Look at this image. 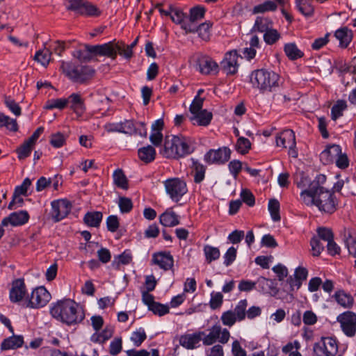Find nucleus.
Returning a JSON list of instances; mask_svg holds the SVG:
<instances>
[{
  "label": "nucleus",
  "mask_w": 356,
  "mask_h": 356,
  "mask_svg": "<svg viewBox=\"0 0 356 356\" xmlns=\"http://www.w3.org/2000/svg\"><path fill=\"white\" fill-rule=\"evenodd\" d=\"M301 201L307 206H316L321 211L332 213L336 210L334 194L318 183H311L309 188L300 193Z\"/></svg>",
  "instance_id": "obj_1"
},
{
  "label": "nucleus",
  "mask_w": 356,
  "mask_h": 356,
  "mask_svg": "<svg viewBox=\"0 0 356 356\" xmlns=\"http://www.w3.org/2000/svg\"><path fill=\"white\" fill-rule=\"evenodd\" d=\"M50 314L52 317L67 325H77L85 318L83 311L70 299L58 300L53 304Z\"/></svg>",
  "instance_id": "obj_2"
},
{
  "label": "nucleus",
  "mask_w": 356,
  "mask_h": 356,
  "mask_svg": "<svg viewBox=\"0 0 356 356\" xmlns=\"http://www.w3.org/2000/svg\"><path fill=\"white\" fill-rule=\"evenodd\" d=\"M252 87L260 92L266 93L275 90L280 86V76L273 70L259 69L251 72L250 76Z\"/></svg>",
  "instance_id": "obj_3"
},
{
  "label": "nucleus",
  "mask_w": 356,
  "mask_h": 356,
  "mask_svg": "<svg viewBox=\"0 0 356 356\" xmlns=\"http://www.w3.org/2000/svg\"><path fill=\"white\" fill-rule=\"evenodd\" d=\"M193 152L187 139L182 136H168L161 154L168 159H179Z\"/></svg>",
  "instance_id": "obj_4"
},
{
  "label": "nucleus",
  "mask_w": 356,
  "mask_h": 356,
  "mask_svg": "<svg viewBox=\"0 0 356 356\" xmlns=\"http://www.w3.org/2000/svg\"><path fill=\"white\" fill-rule=\"evenodd\" d=\"M60 68L68 78L79 83H83L91 79L95 72V70L90 66H75L72 63L65 61H62Z\"/></svg>",
  "instance_id": "obj_5"
},
{
  "label": "nucleus",
  "mask_w": 356,
  "mask_h": 356,
  "mask_svg": "<svg viewBox=\"0 0 356 356\" xmlns=\"http://www.w3.org/2000/svg\"><path fill=\"white\" fill-rule=\"evenodd\" d=\"M66 8L76 14L89 17H97L101 11L99 8L87 0H66Z\"/></svg>",
  "instance_id": "obj_6"
},
{
  "label": "nucleus",
  "mask_w": 356,
  "mask_h": 356,
  "mask_svg": "<svg viewBox=\"0 0 356 356\" xmlns=\"http://www.w3.org/2000/svg\"><path fill=\"white\" fill-rule=\"evenodd\" d=\"M191 59L196 70L202 74H216L218 72V63L207 55L195 54Z\"/></svg>",
  "instance_id": "obj_7"
},
{
  "label": "nucleus",
  "mask_w": 356,
  "mask_h": 356,
  "mask_svg": "<svg viewBox=\"0 0 356 356\" xmlns=\"http://www.w3.org/2000/svg\"><path fill=\"white\" fill-rule=\"evenodd\" d=\"M208 334H205L202 337V342L204 346H210L218 341L221 343H226L228 342L230 334L227 329L222 328L221 325L218 323L213 325L209 330Z\"/></svg>",
  "instance_id": "obj_8"
},
{
  "label": "nucleus",
  "mask_w": 356,
  "mask_h": 356,
  "mask_svg": "<svg viewBox=\"0 0 356 356\" xmlns=\"http://www.w3.org/2000/svg\"><path fill=\"white\" fill-rule=\"evenodd\" d=\"M314 356H335L338 352L337 340L332 337H321L313 347Z\"/></svg>",
  "instance_id": "obj_9"
},
{
  "label": "nucleus",
  "mask_w": 356,
  "mask_h": 356,
  "mask_svg": "<svg viewBox=\"0 0 356 356\" xmlns=\"http://www.w3.org/2000/svg\"><path fill=\"white\" fill-rule=\"evenodd\" d=\"M165 191L170 198L178 202L187 191L186 184L179 178H171L164 181Z\"/></svg>",
  "instance_id": "obj_10"
},
{
  "label": "nucleus",
  "mask_w": 356,
  "mask_h": 356,
  "mask_svg": "<svg viewBox=\"0 0 356 356\" xmlns=\"http://www.w3.org/2000/svg\"><path fill=\"white\" fill-rule=\"evenodd\" d=\"M50 299L49 292L44 286H39L33 290L30 297L28 296L26 307L35 309L43 307Z\"/></svg>",
  "instance_id": "obj_11"
},
{
  "label": "nucleus",
  "mask_w": 356,
  "mask_h": 356,
  "mask_svg": "<svg viewBox=\"0 0 356 356\" xmlns=\"http://www.w3.org/2000/svg\"><path fill=\"white\" fill-rule=\"evenodd\" d=\"M337 321L340 323L341 328L348 337H353L356 334V314L347 311L339 314L337 318Z\"/></svg>",
  "instance_id": "obj_12"
},
{
  "label": "nucleus",
  "mask_w": 356,
  "mask_h": 356,
  "mask_svg": "<svg viewBox=\"0 0 356 356\" xmlns=\"http://www.w3.org/2000/svg\"><path fill=\"white\" fill-rule=\"evenodd\" d=\"M86 50L95 56H103L112 58H116V42H109L103 44L85 45Z\"/></svg>",
  "instance_id": "obj_13"
},
{
  "label": "nucleus",
  "mask_w": 356,
  "mask_h": 356,
  "mask_svg": "<svg viewBox=\"0 0 356 356\" xmlns=\"http://www.w3.org/2000/svg\"><path fill=\"white\" fill-rule=\"evenodd\" d=\"M231 150L224 147L218 149H210L204 155V161L209 163H225L230 159Z\"/></svg>",
  "instance_id": "obj_14"
},
{
  "label": "nucleus",
  "mask_w": 356,
  "mask_h": 356,
  "mask_svg": "<svg viewBox=\"0 0 356 356\" xmlns=\"http://www.w3.org/2000/svg\"><path fill=\"white\" fill-rule=\"evenodd\" d=\"M51 217L55 222L65 218L71 211L72 204L67 200H59L51 202Z\"/></svg>",
  "instance_id": "obj_15"
},
{
  "label": "nucleus",
  "mask_w": 356,
  "mask_h": 356,
  "mask_svg": "<svg viewBox=\"0 0 356 356\" xmlns=\"http://www.w3.org/2000/svg\"><path fill=\"white\" fill-rule=\"evenodd\" d=\"M26 294V288L23 279H17L12 282L9 298L13 303L22 301Z\"/></svg>",
  "instance_id": "obj_16"
},
{
  "label": "nucleus",
  "mask_w": 356,
  "mask_h": 356,
  "mask_svg": "<svg viewBox=\"0 0 356 356\" xmlns=\"http://www.w3.org/2000/svg\"><path fill=\"white\" fill-rule=\"evenodd\" d=\"M238 54L236 51L226 53L224 59L220 63L222 70L227 74H234L238 70Z\"/></svg>",
  "instance_id": "obj_17"
},
{
  "label": "nucleus",
  "mask_w": 356,
  "mask_h": 356,
  "mask_svg": "<svg viewBox=\"0 0 356 356\" xmlns=\"http://www.w3.org/2000/svg\"><path fill=\"white\" fill-rule=\"evenodd\" d=\"M203 336H204V332L202 331L185 334L180 337L179 343L184 348L192 350L199 346L200 342L203 339Z\"/></svg>",
  "instance_id": "obj_18"
},
{
  "label": "nucleus",
  "mask_w": 356,
  "mask_h": 356,
  "mask_svg": "<svg viewBox=\"0 0 356 356\" xmlns=\"http://www.w3.org/2000/svg\"><path fill=\"white\" fill-rule=\"evenodd\" d=\"M152 262L164 270L172 268L174 259L170 252H159L152 255Z\"/></svg>",
  "instance_id": "obj_19"
},
{
  "label": "nucleus",
  "mask_w": 356,
  "mask_h": 356,
  "mask_svg": "<svg viewBox=\"0 0 356 356\" xmlns=\"http://www.w3.org/2000/svg\"><path fill=\"white\" fill-rule=\"evenodd\" d=\"M29 215L26 211H19L10 213L8 217L4 218L1 224L7 226L8 224L13 226H21L29 221Z\"/></svg>",
  "instance_id": "obj_20"
},
{
  "label": "nucleus",
  "mask_w": 356,
  "mask_h": 356,
  "mask_svg": "<svg viewBox=\"0 0 356 356\" xmlns=\"http://www.w3.org/2000/svg\"><path fill=\"white\" fill-rule=\"evenodd\" d=\"M276 144L278 147L287 148L288 147H296L295 133L291 129H286L281 132L276 137Z\"/></svg>",
  "instance_id": "obj_21"
},
{
  "label": "nucleus",
  "mask_w": 356,
  "mask_h": 356,
  "mask_svg": "<svg viewBox=\"0 0 356 356\" xmlns=\"http://www.w3.org/2000/svg\"><path fill=\"white\" fill-rule=\"evenodd\" d=\"M307 275L308 270L305 268L298 266L296 268L294 277H290L288 279L291 290L293 291L294 289L296 290L299 289L302 286V282L307 280Z\"/></svg>",
  "instance_id": "obj_22"
},
{
  "label": "nucleus",
  "mask_w": 356,
  "mask_h": 356,
  "mask_svg": "<svg viewBox=\"0 0 356 356\" xmlns=\"http://www.w3.org/2000/svg\"><path fill=\"white\" fill-rule=\"evenodd\" d=\"M70 102V108L78 115L81 116L86 110L83 99L77 93H72L67 99Z\"/></svg>",
  "instance_id": "obj_23"
},
{
  "label": "nucleus",
  "mask_w": 356,
  "mask_h": 356,
  "mask_svg": "<svg viewBox=\"0 0 356 356\" xmlns=\"http://www.w3.org/2000/svg\"><path fill=\"white\" fill-rule=\"evenodd\" d=\"M333 298L340 306L345 309H350L354 305L353 297L350 293H346L343 290L337 291Z\"/></svg>",
  "instance_id": "obj_24"
},
{
  "label": "nucleus",
  "mask_w": 356,
  "mask_h": 356,
  "mask_svg": "<svg viewBox=\"0 0 356 356\" xmlns=\"http://www.w3.org/2000/svg\"><path fill=\"white\" fill-rule=\"evenodd\" d=\"M161 225L165 227H175L179 224V216L172 209H167L159 216Z\"/></svg>",
  "instance_id": "obj_25"
},
{
  "label": "nucleus",
  "mask_w": 356,
  "mask_h": 356,
  "mask_svg": "<svg viewBox=\"0 0 356 356\" xmlns=\"http://www.w3.org/2000/svg\"><path fill=\"white\" fill-rule=\"evenodd\" d=\"M334 36L339 40L340 47L346 48L353 40V32L344 26L337 30Z\"/></svg>",
  "instance_id": "obj_26"
},
{
  "label": "nucleus",
  "mask_w": 356,
  "mask_h": 356,
  "mask_svg": "<svg viewBox=\"0 0 356 356\" xmlns=\"http://www.w3.org/2000/svg\"><path fill=\"white\" fill-rule=\"evenodd\" d=\"M341 153V148L339 145H332L328 146L321 154V159L323 160L325 163H329L334 161V160Z\"/></svg>",
  "instance_id": "obj_27"
},
{
  "label": "nucleus",
  "mask_w": 356,
  "mask_h": 356,
  "mask_svg": "<svg viewBox=\"0 0 356 356\" xmlns=\"http://www.w3.org/2000/svg\"><path fill=\"white\" fill-rule=\"evenodd\" d=\"M24 338L22 335H13L5 339L1 345L2 350L16 349L22 346Z\"/></svg>",
  "instance_id": "obj_28"
},
{
  "label": "nucleus",
  "mask_w": 356,
  "mask_h": 356,
  "mask_svg": "<svg viewBox=\"0 0 356 356\" xmlns=\"http://www.w3.org/2000/svg\"><path fill=\"white\" fill-rule=\"evenodd\" d=\"M343 238L349 253L356 258V234L352 229H345Z\"/></svg>",
  "instance_id": "obj_29"
},
{
  "label": "nucleus",
  "mask_w": 356,
  "mask_h": 356,
  "mask_svg": "<svg viewBox=\"0 0 356 356\" xmlns=\"http://www.w3.org/2000/svg\"><path fill=\"white\" fill-rule=\"evenodd\" d=\"M273 27V22L268 17H257L252 27V31L266 33Z\"/></svg>",
  "instance_id": "obj_30"
},
{
  "label": "nucleus",
  "mask_w": 356,
  "mask_h": 356,
  "mask_svg": "<svg viewBox=\"0 0 356 356\" xmlns=\"http://www.w3.org/2000/svg\"><path fill=\"white\" fill-rule=\"evenodd\" d=\"M103 218V214L100 211L87 212L83 217L84 223L92 227H98Z\"/></svg>",
  "instance_id": "obj_31"
},
{
  "label": "nucleus",
  "mask_w": 356,
  "mask_h": 356,
  "mask_svg": "<svg viewBox=\"0 0 356 356\" xmlns=\"http://www.w3.org/2000/svg\"><path fill=\"white\" fill-rule=\"evenodd\" d=\"M139 159L146 163L152 162L156 157L155 149L151 146L141 147L138 151Z\"/></svg>",
  "instance_id": "obj_32"
},
{
  "label": "nucleus",
  "mask_w": 356,
  "mask_h": 356,
  "mask_svg": "<svg viewBox=\"0 0 356 356\" xmlns=\"http://www.w3.org/2000/svg\"><path fill=\"white\" fill-rule=\"evenodd\" d=\"M212 118V113L204 109L193 115L191 120L195 121L200 126H207L210 124Z\"/></svg>",
  "instance_id": "obj_33"
},
{
  "label": "nucleus",
  "mask_w": 356,
  "mask_h": 356,
  "mask_svg": "<svg viewBox=\"0 0 356 356\" xmlns=\"http://www.w3.org/2000/svg\"><path fill=\"white\" fill-rule=\"evenodd\" d=\"M284 50L287 57L291 60L300 58L304 56V53L298 48L295 43L286 44Z\"/></svg>",
  "instance_id": "obj_34"
},
{
  "label": "nucleus",
  "mask_w": 356,
  "mask_h": 356,
  "mask_svg": "<svg viewBox=\"0 0 356 356\" xmlns=\"http://www.w3.org/2000/svg\"><path fill=\"white\" fill-rule=\"evenodd\" d=\"M52 51L49 49L44 47L43 49L38 51L34 60L40 63L42 66L47 67L51 59Z\"/></svg>",
  "instance_id": "obj_35"
},
{
  "label": "nucleus",
  "mask_w": 356,
  "mask_h": 356,
  "mask_svg": "<svg viewBox=\"0 0 356 356\" xmlns=\"http://www.w3.org/2000/svg\"><path fill=\"white\" fill-rule=\"evenodd\" d=\"M206 261L208 264L211 263L219 259L220 256V250L218 248L209 245H205L203 248Z\"/></svg>",
  "instance_id": "obj_36"
},
{
  "label": "nucleus",
  "mask_w": 356,
  "mask_h": 356,
  "mask_svg": "<svg viewBox=\"0 0 356 356\" xmlns=\"http://www.w3.org/2000/svg\"><path fill=\"white\" fill-rule=\"evenodd\" d=\"M298 10L305 16L309 17L314 13V7L311 0H296Z\"/></svg>",
  "instance_id": "obj_37"
},
{
  "label": "nucleus",
  "mask_w": 356,
  "mask_h": 356,
  "mask_svg": "<svg viewBox=\"0 0 356 356\" xmlns=\"http://www.w3.org/2000/svg\"><path fill=\"white\" fill-rule=\"evenodd\" d=\"M114 184L122 189L127 190L129 188L128 180L122 170H115L113 175Z\"/></svg>",
  "instance_id": "obj_38"
},
{
  "label": "nucleus",
  "mask_w": 356,
  "mask_h": 356,
  "mask_svg": "<svg viewBox=\"0 0 356 356\" xmlns=\"http://www.w3.org/2000/svg\"><path fill=\"white\" fill-rule=\"evenodd\" d=\"M0 127H6L10 131L16 132L18 130L17 120L0 113Z\"/></svg>",
  "instance_id": "obj_39"
},
{
  "label": "nucleus",
  "mask_w": 356,
  "mask_h": 356,
  "mask_svg": "<svg viewBox=\"0 0 356 356\" xmlns=\"http://www.w3.org/2000/svg\"><path fill=\"white\" fill-rule=\"evenodd\" d=\"M277 8V4L270 0L265 1L264 3L259 4L257 6H255L253 8L252 13L253 14H257V13H263L268 11H275Z\"/></svg>",
  "instance_id": "obj_40"
},
{
  "label": "nucleus",
  "mask_w": 356,
  "mask_h": 356,
  "mask_svg": "<svg viewBox=\"0 0 356 356\" xmlns=\"http://www.w3.org/2000/svg\"><path fill=\"white\" fill-rule=\"evenodd\" d=\"M194 170V181L200 183L204 179L206 168L197 161L192 159Z\"/></svg>",
  "instance_id": "obj_41"
},
{
  "label": "nucleus",
  "mask_w": 356,
  "mask_h": 356,
  "mask_svg": "<svg viewBox=\"0 0 356 356\" xmlns=\"http://www.w3.org/2000/svg\"><path fill=\"white\" fill-rule=\"evenodd\" d=\"M347 108L346 102L344 100H338L331 109L332 119L336 120L343 115V111Z\"/></svg>",
  "instance_id": "obj_42"
},
{
  "label": "nucleus",
  "mask_w": 356,
  "mask_h": 356,
  "mask_svg": "<svg viewBox=\"0 0 356 356\" xmlns=\"http://www.w3.org/2000/svg\"><path fill=\"white\" fill-rule=\"evenodd\" d=\"M212 23L209 22L202 23L197 27L195 32L198 33L200 38H201L203 40L207 41L210 39V29Z\"/></svg>",
  "instance_id": "obj_43"
},
{
  "label": "nucleus",
  "mask_w": 356,
  "mask_h": 356,
  "mask_svg": "<svg viewBox=\"0 0 356 356\" xmlns=\"http://www.w3.org/2000/svg\"><path fill=\"white\" fill-rule=\"evenodd\" d=\"M250 148V141L245 137L238 136V138L236 143V151L241 154H245L249 152Z\"/></svg>",
  "instance_id": "obj_44"
},
{
  "label": "nucleus",
  "mask_w": 356,
  "mask_h": 356,
  "mask_svg": "<svg viewBox=\"0 0 356 356\" xmlns=\"http://www.w3.org/2000/svg\"><path fill=\"white\" fill-rule=\"evenodd\" d=\"M247 307L248 301L246 299L240 300L237 305L235 307L233 312L235 313L236 317L238 321H241L245 319L246 316Z\"/></svg>",
  "instance_id": "obj_45"
},
{
  "label": "nucleus",
  "mask_w": 356,
  "mask_h": 356,
  "mask_svg": "<svg viewBox=\"0 0 356 356\" xmlns=\"http://www.w3.org/2000/svg\"><path fill=\"white\" fill-rule=\"evenodd\" d=\"M280 38V33L273 27L264 34V40L268 45L274 44Z\"/></svg>",
  "instance_id": "obj_46"
},
{
  "label": "nucleus",
  "mask_w": 356,
  "mask_h": 356,
  "mask_svg": "<svg viewBox=\"0 0 356 356\" xmlns=\"http://www.w3.org/2000/svg\"><path fill=\"white\" fill-rule=\"evenodd\" d=\"M34 146L25 140L16 150L18 159L23 160L30 156Z\"/></svg>",
  "instance_id": "obj_47"
},
{
  "label": "nucleus",
  "mask_w": 356,
  "mask_h": 356,
  "mask_svg": "<svg viewBox=\"0 0 356 356\" xmlns=\"http://www.w3.org/2000/svg\"><path fill=\"white\" fill-rule=\"evenodd\" d=\"M68 104L67 99H52L47 102L44 108L48 110L54 108L63 109Z\"/></svg>",
  "instance_id": "obj_48"
},
{
  "label": "nucleus",
  "mask_w": 356,
  "mask_h": 356,
  "mask_svg": "<svg viewBox=\"0 0 356 356\" xmlns=\"http://www.w3.org/2000/svg\"><path fill=\"white\" fill-rule=\"evenodd\" d=\"M118 54L128 60L133 56V51L123 42L120 41L116 42V55Z\"/></svg>",
  "instance_id": "obj_49"
},
{
  "label": "nucleus",
  "mask_w": 356,
  "mask_h": 356,
  "mask_svg": "<svg viewBox=\"0 0 356 356\" xmlns=\"http://www.w3.org/2000/svg\"><path fill=\"white\" fill-rule=\"evenodd\" d=\"M268 210L270 213L271 218L274 221H279L280 220V203L277 200L272 199L269 201Z\"/></svg>",
  "instance_id": "obj_50"
},
{
  "label": "nucleus",
  "mask_w": 356,
  "mask_h": 356,
  "mask_svg": "<svg viewBox=\"0 0 356 356\" xmlns=\"http://www.w3.org/2000/svg\"><path fill=\"white\" fill-rule=\"evenodd\" d=\"M220 319L224 325L229 327L234 325L236 321H238L235 313L232 310L223 312Z\"/></svg>",
  "instance_id": "obj_51"
},
{
  "label": "nucleus",
  "mask_w": 356,
  "mask_h": 356,
  "mask_svg": "<svg viewBox=\"0 0 356 356\" xmlns=\"http://www.w3.org/2000/svg\"><path fill=\"white\" fill-rule=\"evenodd\" d=\"M120 210L122 213H129L133 209V203L130 198L120 197L118 201Z\"/></svg>",
  "instance_id": "obj_52"
},
{
  "label": "nucleus",
  "mask_w": 356,
  "mask_h": 356,
  "mask_svg": "<svg viewBox=\"0 0 356 356\" xmlns=\"http://www.w3.org/2000/svg\"><path fill=\"white\" fill-rule=\"evenodd\" d=\"M146 338L147 335L145 330L143 328H140L138 330L132 333L131 340L136 346L138 347L146 339Z\"/></svg>",
  "instance_id": "obj_53"
},
{
  "label": "nucleus",
  "mask_w": 356,
  "mask_h": 356,
  "mask_svg": "<svg viewBox=\"0 0 356 356\" xmlns=\"http://www.w3.org/2000/svg\"><path fill=\"white\" fill-rule=\"evenodd\" d=\"M205 14V9L203 7L196 6L190 10V20L192 22H197L202 19Z\"/></svg>",
  "instance_id": "obj_54"
},
{
  "label": "nucleus",
  "mask_w": 356,
  "mask_h": 356,
  "mask_svg": "<svg viewBox=\"0 0 356 356\" xmlns=\"http://www.w3.org/2000/svg\"><path fill=\"white\" fill-rule=\"evenodd\" d=\"M223 302V296L220 292H212L209 302L210 307L212 309H216L221 307Z\"/></svg>",
  "instance_id": "obj_55"
},
{
  "label": "nucleus",
  "mask_w": 356,
  "mask_h": 356,
  "mask_svg": "<svg viewBox=\"0 0 356 356\" xmlns=\"http://www.w3.org/2000/svg\"><path fill=\"white\" fill-rule=\"evenodd\" d=\"M154 314L160 316L169 313V307L166 305H163L159 302H155L150 308H149Z\"/></svg>",
  "instance_id": "obj_56"
},
{
  "label": "nucleus",
  "mask_w": 356,
  "mask_h": 356,
  "mask_svg": "<svg viewBox=\"0 0 356 356\" xmlns=\"http://www.w3.org/2000/svg\"><path fill=\"white\" fill-rule=\"evenodd\" d=\"M122 348V340L121 337L115 338L110 343L109 353L111 355H117Z\"/></svg>",
  "instance_id": "obj_57"
},
{
  "label": "nucleus",
  "mask_w": 356,
  "mask_h": 356,
  "mask_svg": "<svg viewBox=\"0 0 356 356\" xmlns=\"http://www.w3.org/2000/svg\"><path fill=\"white\" fill-rule=\"evenodd\" d=\"M49 142L54 147L59 148L65 144V137L60 132H58L51 136Z\"/></svg>",
  "instance_id": "obj_58"
},
{
  "label": "nucleus",
  "mask_w": 356,
  "mask_h": 356,
  "mask_svg": "<svg viewBox=\"0 0 356 356\" xmlns=\"http://www.w3.org/2000/svg\"><path fill=\"white\" fill-rule=\"evenodd\" d=\"M237 250L234 247H230L224 254V264L230 266L236 259Z\"/></svg>",
  "instance_id": "obj_59"
},
{
  "label": "nucleus",
  "mask_w": 356,
  "mask_h": 356,
  "mask_svg": "<svg viewBox=\"0 0 356 356\" xmlns=\"http://www.w3.org/2000/svg\"><path fill=\"white\" fill-rule=\"evenodd\" d=\"M170 8L171 10V15L170 16L172 22L177 24H181L184 18V13L181 10L175 8L172 5H170Z\"/></svg>",
  "instance_id": "obj_60"
},
{
  "label": "nucleus",
  "mask_w": 356,
  "mask_h": 356,
  "mask_svg": "<svg viewBox=\"0 0 356 356\" xmlns=\"http://www.w3.org/2000/svg\"><path fill=\"white\" fill-rule=\"evenodd\" d=\"M318 236L320 239L328 243L334 238L333 233L330 229L325 227H319L317 229Z\"/></svg>",
  "instance_id": "obj_61"
},
{
  "label": "nucleus",
  "mask_w": 356,
  "mask_h": 356,
  "mask_svg": "<svg viewBox=\"0 0 356 356\" xmlns=\"http://www.w3.org/2000/svg\"><path fill=\"white\" fill-rule=\"evenodd\" d=\"M5 104L9 108V110L14 113L16 116L21 115V108L19 104L10 97H6L5 99Z\"/></svg>",
  "instance_id": "obj_62"
},
{
  "label": "nucleus",
  "mask_w": 356,
  "mask_h": 356,
  "mask_svg": "<svg viewBox=\"0 0 356 356\" xmlns=\"http://www.w3.org/2000/svg\"><path fill=\"white\" fill-rule=\"evenodd\" d=\"M313 256H318L324 249L323 245L317 237H313L310 241Z\"/></svg>",
  "instance_id": "obj_63"
},
{
  "label": "nucleus",
  "mask_w": 356,
  "mask_h": 356,
  "mask_svg": "<svg viewBox=\"0 0 356 356\" xmlns=\"http://www.w3.org/2000/svg\"><path fill=\"white\" fill-rule=\"evenodd\" d=\"M203 102H204L203 98H202L199 96H196L195 97V99H193L192 104L190 106V108H189L190 112L193 115H195V113L202 111V106H203Z\"/></svg>",
  "instance_id": "obj_64"
}]
</instances>
